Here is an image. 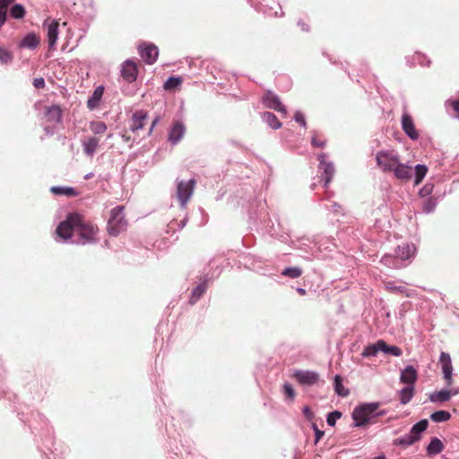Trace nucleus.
<instances>
[{"label":"nucleus","instance_id":"obj_64","mask_svg":"<svg viewBox=\"0 0 459 459\" xmlns=\"http://www.w3.org/2000/svg\"><path fill=\"white\" fill-rule=\"evenodd\" d=\"M124 142L128 143L131 140V136L127 135L126 134H124L121 135Z\"/></svg>","mask_w":459,"mask_h":459},{"label":"nucleus","instance_id":"obj_15","mask_svg":"<svg viewBox=\"0 0 459 459\" xmlns=\"http://www.w3.org/2000/svg\"><path fill=\"white\" fill-rule=\"evenodd\" d=\"M186 133V126L180 120L175 121L170 126L168 134V141L171 144H177L180 142Z\"/></svg>","mask_w":459,"mask_h":459},{"label":"nucleus","instance_id":"obj_57","mask_svg":"<svg viewBox=\"0 0 459 459\" xmlns=\"http://www.w3.org/2000/svg\"><path fill=\"white\" fill-rule=\"evenodd\" d=\"M303 413L304 415L306 416V418H307L308 420L312 419L314 414L312 412V411L309 409V407L306 406L304 409H303Z\"/></svg>","mask_w":459,"mask_h":459},{"label":"nucleus","instance_id":"obj_46","mask_svg":"<svg viewBox=\"0 0 459 459\" xmlns=\"http://www.w3.org/2000/svg\"><path fill=\"white\" fill-rule=\"evenodd\" d=\"M383 318V324L387 325L390 318V311L383 307L377 314V320Z\"/></svg>","mask_w":459,"mask_h":459},{"label":"nucleus","instance_id":"obj_56","mask_svg":"<svg viewBox=\"0 0 459 459\" xmlns=\"http://www.w3.org/2000/svg\"><path fill=\"white\" fill-rule=\"evenodd\" d=\"M14 2L15 0H0V8L7 11V7Z\"/></svg>","mask_w":459,"mask_h":459},{"label":"nucleus","instance_id":"obj_32","mask_svg":"<svg viewBox=\"0 0 459 459\" xmlns=\"http://www.w3.org/2000/svg\"><path fill=\"white\" fill-rule=\"evenodd\" d=\"M444 449V445L437 437H433L427 447L428 455H435L441 453Z\"/></svg>","mask_w":459,"mask_h":459},{"label":"nucleus","instance_id":"obj_52","mask_svg":"<svg viewBox=\"0 0 459 459\" xmlns=\"http://www.w3.org/2000/svg\"><path fill=\"white\" fill-rule=\"evenodd\" d=\"M32 85L36 89H43L46 86V82L43 77H38L33 79Z\"/></svg>","mask_w":459,"mask_h":459},{"label":"nucleus","instance_id":"obj_14","mask_svg":"<svg viewBox=\"0 0 459 459\" xmlns=\"http://www.w3.org/2000/svg\"><path fill=\"white\" fill-rule=\"evenodd\" d=\"M121 76L127 82L136 81L138 76V66L133 59H126L121 65Z\"/></svg>","mask_w":459,"mask_h":459},{"label":"nucleus","instance_id":"obj_30","mask_svg":"<svg viewBox=\"0 0 459 459\" xmlns=\"http://www.w3.org/2000/svg\"><path fill=\"white\" fill-rule=\"evenodd\" d=\"M459 394V390L451 391V390H441L436 393H433L430 394V401L433 403H443L448 401L452 394Z\"/></svg>","mask_w":459,"mask_h":459},{"label":"nucleus","instance_id":"obj_44","mask_svg":"<svg viewBox=\"0 0 459 459\" xmlns=\"http://www.w3.org/2000/svg\"><path fill=\"white\" fill-rule=\"evenodd\" d=\"M446 106L450 107L455 112V117L459 120V98L448 99L446 101Z\"/></svg>","mask_w":459,"mask_h":459},{"label":"nucleus","instance_id":"obj_22","mask_svg":"<svg viewBox=\"0 0 459 459\" xmlns=\"http://www.w3.org/2000/svg\"><path fill=\"white\" fill-rule=\"evenodd\" d=\"M104 85H99L94 89L93 92L87 100V107L90 110H94L100 106L104 94Z\"/></svg>","mask_w":459,"mask_h":459},{"label":"nucleus","instance_id":"obj_11","mask_svg":"<svg viewBox=\"0 0 459 459\" xmlns=\"http://www.w3.org/2000/svg\"><path fill=\"white\" fill-rule=\"evenodd\" d=\"M263 103L270 109L282 113L284 117L287 116V108L281 102L280 97L273 91L267 90L263 96Z\"/></svg>","mask_w":459,"mask_h":459},{"label":"nucleus","instance_id":"obj_62","mask_svg":"<svg viewBox=\"0 0 459 459\" xmlns=\"http://www.w3.org/2000/svg\"><path fill=\"white\" fill-rule=\"evenodd\" d=\"M308 245L306 244V243H302L300 247H299L298 248L307 253V248H308Z\"/></svg>","mask_w":459,"mask_h":459},{"label":"nucleus","instance_id":"obj_54","mask_svg":"<svg viewBox=\"0 0 459 459\" xmlns=\"http://www.w3.org/2000/svg\"><path fill=\"white\" fill-rule=\"evenodd\" d=\"M298 27L304 32H308L310 30L309 25L305 22L303 20H299L297 22Z\"/></svg>","mask_w":459,"mask_h":459},{"label":"nucleus","instance_id":"obj_17","mask_svg":"<svg viewBox=\"0 0 459 459\" xmlns=\"http://www.w3.org/2000/svg\"><path fill=\"white\" fill-rule=\"evenodd\" d=\"M293 377L300 384L312 385L319 380V375L315 371L299 370L293 374Z\"/></svg>","mask_w":459,"mask_h":459},{"label":"nucleus","instance_id":"obj_38","mask_svg":"<svg viewBox=\"0 0 459 459\" xmlns=\"http://www.w3.org/2000/svg\"><path fill=\"white\" fill-rule=\"evenodd\" d=\"M417 442V437L414 435L407 434L402 437L396 438L394 441V445H400L403 446H409Z\"/></svg>","mask_w":459,"mask_h":459},{"label":"nucleus","instance_id":"obj_55","mask_svg":"<svg viewBox=\"0 0 459 459\" xmlns=\"http://www.w3.org/2000/svg\"><path fill=\"white\" fill-rule=\"evenodd\" d=\"M160 115H156L155 117L152 119V125H151V127L148 131V135H151L153 129L155 128V126L158 125V123L160 122Z\"/></svg>","mask_w":459,"mask_h":459},{"label":"nucleus","instance_id":"obj_8","mask_svg":"<svg viewBox=\"0 0 459 459\" xmlns=\"http://www.w3.org/2000/svg\"><path fill=\"white\" fill-rule=\"evenodd\" d=\"M77 232L79 234V239L73 240L72 238L69 243L76 245H86L97 242L95 238L97 229L91 223L84 221L82 227L79 228Z\"/></svg>","mask_w":459,"mask_h":459},{"label":"nucleus","instance_id":"obj_35","mask_svg":"<svg viewBox=\"0 0 459 459\" xmlns=\"http://www.w3.org/2000/svg\"><path fill=\"white\" fill-rule=\"evenodd\" d=\"M414 385H406L404 388H403L400 393H399V396H400V401L403 404H406L408 403L411 398L413 397L414 395Z\"/></svg>","mask_w":459,"mask_h":459},{"label":"nucleus","instance_id":"obj_36","mask_svg":"<svg viewBox=\"0 0 459 459\" xmlns=\"http://www.w3.org/2000/svg\"><path fill=\"white\" fill-rule=\"evenodd\" d=\"M428 426V420H421L412 426L410 434L416 436L418 441L420 438V434L427 429Z\"/></svg>","mask_w":459,"mask_h":459},{"label":"nucleus","instance_id":"obj_7","mask_svg":"<svg viewBox=\"0 0 459 459\" xmlns=\"http://www.w3.org/2000/svg\"><path fill=\"white\" fill-rule=\"evenodd\" d=\"M327 154L321 152L317 155L319 161L318 170L321 173L320 181L323 183L325 189L328 188L335 173V168L333 161H326Z\"/></svg>","mask_w":459,"mask_h":459},{"label":"nucleus","instance_id":"obj_51","mask_svg":"<svg viewBox=\"0 0 459 459\" xmlns=\"http://www.w3.org/2000/svg\"><path fill=\"white\" fill-rule=\"evenodd\" d=\"M326 141H320L315 135L311 137V145L314 148H324Z\"/></svg>","mask_w":459,"mask_h":459},{"label":"nucleus","instance_id":"obj_21","mask_svg":"<svg viewBox=\"0 0 459 459\" xmlns=\"http://www.w3.org/2000/svg\"><path fill=\"white\" fill-rule=\"evenodd\" d=\"M40 43L39 37L33 31L27 33L18 43L19 48L36 49Z\"/></svg>","mask_w":459,"mask_h":459},{"label":"nucleus","instance_id":"obj_40","mask_svg":"<svg viewBox=\"0 0 459 459\" xmlns=\"http://www.w3.org/2000/svg\"><path fill=\"white\" fill-rule=\"evenodd\" d=\"M90 129L94 134H101L107 130V126L103 121H91Z\"/></svg>","mask_w":459,"mask_h":459},{"label":"nucleus","instance_id":"obj_2","mask_svg":"<svg viewBox=\"0 0 459 459\" xmlns=\"http://www.w3.org/2000/svg\"><path fill=\"white\" fill-rule=\"evenodd\" d=\"M377 165L384 172H393L401 180H409L412 177V167L400 161L399 155L393 151L380 150L376 154Z\"/></svg>","mask_w":459,"mask_h":459},{"label":"nucleus","instance_id":"obj_19","mask_svg":"<svg viewBox=\"0 0 459 459\" xmlns=\"http://www.w3.org/2000/svg\"><path fill=\"white\" fill-rule=\"evenodd\" d=\"M148 117V113L144 109H137L132 115V123L129 126L131 132L134 133L144 126V121Z\"/></svg>","mask_w":459,"mask_h":459},{"label":"nucleus","instance_id":"obj_60","mask_svg":"<svg viewBox=\"0 0 459 459\" xmlns=\"http://www.w3.org/2000/svg\"><path fill=\"white\" fill-rule=\"evenodd\" d=\"M303 240L310 241L307 238L302 237V238L297 239L296 241L291 240V247H293L295 248L297 247V242L303 241Z\"/></svg>","mask_w":459,"mask_h":459},{"label":"nucleus","instance_id":"obj_31","mask_svg":"<svg viewBox=\"0 0 459 459\" xmlns=\"http://www.w3.org/2000/svg\"><path fill=\"white\" fill-rule=\"evenodd\" d=\"M9 15L15 20H22L26 15V8L22 4L13 3L9 8Z\"/></svg>","mask_w":459,"mask_h":459},{"label":"nucleus","instance_id":"obj_3","mask_svg":"<svg viewBox=\"0 0 459 459\" xmlns=\"http://www.w3.org/2000/svg\"><path fill=\"white\" fill-rule=\"evenodd\" d=\"M83 222L84 219L81 213L69 212L65 218L58 223L56 233L64 243H69L73 238L74 232L77 231Z\"/></svg>","mask_w":459,"mask_h":459},{"label":"nucleus","instance_id":"obj_25","mask_svg":"<svg viewBox=\"0 0 459 459\" xmlns=\"http://www.w3.org/2000/svg\"><path fill=\"white\" fill-rule=\"evenodd\" d=\"M418 378L417 370L412 366H407L401 373L400 381L406 385H414Z\"/></svg>","mask_w":459,"mask_h":459},{"label":"nucleus","instance_id":"obj_26","mask_svg":"<svg viewBox=\"0 0 459 459\" xmlns=\"http://www.w3.org/2000/svg\"><path fill=\"white\" fill-rule=\"evenodd\" d=\"M261 118L264 123L273 130L280 129L282 126V123L280 122L276 115L271 111L261 113Z\"/></svg>","mask_w":459,"mask_h":459},{"label":"nucleus","instance_id":"obj_63","mask_svg":"<svg viewBox=\"0 0 459 459\" xmlns=\"http://www.w3.org/2000/svg\"><path fill=\"white\" fill-rule=\"evenodd\" d=\"M297 292L299 294V295H305L307 293V290L306 289L302 288V287H298L296 289Z\"/></svg>","mask_w":459,"mask_h":459},{"label":"nucleus","instance_id":"obj_20","mask_svg":"<svg viewBox=\"0 0 459 459\" xmlns=\"http://www.w3.org/2000/svg\"><path fill=\"white\" fill-rule=\"evenodd\" d=\"M444 194H438L437 196H429L428 198H421V212L424 214H430L436 211L437 204L444 197Z\"/></svg>","mask_w":459,"mask_h":459},{"label":"nucleus","instance_id":"obj_5","mask_svg":"<svg viewBox=\"0 0 459 459\" xmlns=\"http://www.w3.org/2000/svg\"><path fill=\"white\" fill-rule=\"evenodd\" d=\"M123 211L124 206L122 205H117L110 211L107 223V231L111 237H117L126 230L127 221L124 217Z\"/></svg>","mask_w":459,"mask_h":459},{"label":"nucleus","instance_id":"obj_28","mask_svg":"<svg viewBox=\"0 0 459 459\" xmlns=\"http://www.w3.org/2000/svg\"><path fill=\"white\" fill-rule=\"evenodd\" d=\"M429 168L425 164H417L412 169L413 185L419 186L426 177Z\"/></svg>","mask_w":459,"mask_h":459},{"label":"nucleus","instance_id":"obj_59","mask_svg":"<svg viewBox=\"0 0 459 459\" xmlns=\"http://www.w3.org/2000/svg\"><path fill=\"white\" fill-rule=\"evenodd\" d=\"M314 429L316 431V443H317L324 436V431L319 430L316 425H314Z\"/></svg>","mask_w":459,"mask_h":459},{"label":"nucleus","instance_id":"obj_41","mask_svg":"<svg viewBox=\"0 0 459 459\" xmlns=\"http://www.w3.org/2000/svg\"><path fill=\"white\" fill-rule=\"evenodd\" d=\"M451 418V414L446 411H437L430 415V419L435 422H444Z\"/></svg>","mask_w":459,"mask_h":459},{"label":"nucleus","instance_id":"obj_49","mask_svg":"<svg viewBox=\"0 0 459 459\" xmlns=\"http://www.w3.org/2000/svg\"><path fill=\"white\" fill-rule=\"evenodd\" d=\"M378 351H381L379 346H366V348L361 352L363 357L375 356Z\"/></svg>","mask_w":459,"mask_h":459},{"label":"nucleus","instance_id":"obj_45","mask_svg":"<svg viewBox=\"0 0 459 459\" xmlns=\"http://www.w3.org/2000/svg\"><path fill=\"white\" fill-rule=\"evenodd\" d=\"M293 120L299 124L301 127H307V120L304 113L301 110H297L294 113Z\"/></svg>","mask_w":459,"mask_h":459},{"label":"nucleus","instance_id":"obj_48","mask_svg":"<svg viewBox=\"0 0 459 459\" xmlns=\"http://www.w3.org/2000/svg\"><path fill=\"white\" fill-rule=\"evenodd\" d=\"M342 417V412L338 411H334L333 412H330L328 415H327V419H326V421H327V424L329 426H334L335 425V422L338 419H340Z\"/></svg>","mask_w":459,"mask_h":459},{"label":"nucleus","instance_id":"obj_33","mask_svg":"<svg viewBox=\"0 0 459 459\" xmlns=\"http://www.w3.org/2000/svg\"><path fill=\"white\" fill-rule=\"evenodd\" d=\"M333 387L335 393L342 397H347L350 394L348 388L344 387L342 385V378L341 376L336 375L333 379Z\"/></svg>","mask_w":459,"mask_h":459},{"label":"nucleus","instance_id":"obj_13","mask_svg":"<svg viewBox=\"0 0 459 459\" xmlns=\"http://www.w3.org/2000/svg\"><path fill=\"white\" fill-rule=\"evenodd\" d=\"M401 126L403 133L412 141H417L420 137L419 130L416 128L412 117L404 112L401 118Z\"/></svg>","mask_w":459,"mask_h":459},{"label":"nucleus","instance_id":"obj_58","mask_svg":"<svg viewBox=\"0 0 459 459\" xmlns=\"http://www.w3.org/2000/svg\"><path fill=\"white\" fill-rule=\"evenodd\" d=\"M406 65L410 67H413L416 65V60L411 58V56H405Z\"/></svg>","mask_w":459,"mask_h":459},{"label":"nucleus","instance_id":"obj_34","mask_svg":"<svg viewBox=\"0 0 459 459\" xmlns=\"http://www.w3.org/2000/svg\"><path fill=\"white\" fill-rule=\"evenodd\" d=\"M435 186L432 182H427L419 189L418 196L420 199L428 198L429 196H437V193H434Z\"/></svg>","mask_w":459,"mask_h":459},{"label":"nucleus","instance_id":"obj_53","mask_svg":"<svg viewBox=\"0 0 459 459\" xmlns=\"http://www.w3.org/2000/svg\"><path fill=\"white\" fill-rule=\"evenodd\" d=\"M439 361H440L441 365L452 363L450 355L446 352L441 353Z\"/></svg>","mask_w":459,"mask_h":459},{"label":"nucleus","instance_id":"obj_9","mask_svg":"<svg viewBox=\"0 0 459 459\" xmlns=\"http://www.w3.org/2000/svg\"><path fill=\"white\" fill-rule=\"evenodd\" d=\"M195 184V178L187 181L177 180V195L182 206H185L191 198Z\"/></svg>","mask_w":459,"mask_h":459},{"label":"nucleus","instance_id":"obj_12","mask_svg":"<svg viewBox=\"0 0 459 459\" xmlns=\"http://www.w3.org/2000/svg\"><path fill=\"white\" fill-rule=\"evenodd\" d=\"M211 278L208 274H204L200 276L199 282L197 285L192 290L191 294L189 296L188 303L190 305H195L206 292L208 289L209 281Z\"/></svg>","mask_w":459,"mask_h":459},{"label":"nucleus","instance_id":"obj_4","mask_svg":"<svg viewBox=\"0 0 459 459\" xmlns=\"http://www.w3.org/2000/svg\"><path fill=\"white\" fill-rule=\"evenodd\" d=\"M378 408V403H364L357 406L351 414L354 427H365L375 422L373 419L385 414V411L377 412Z\"/></svg>","mask_w":459,"mask_h":459},{"label":"nucleus","instance_id":"obj_6","mask_svg":"<svg viewBox=\"0 0 459 459\" xmlns=\"http://www.w3.org/2000/svg\"><path fill=\"white\" fill-rule=\"evenodd\" d=\"M258 13H262L268 17H281L283 15L281 6L273 0H251L249 2Z\"/></svg>","mask_w":459,"mask_h":459},{"label":"nucleus","instance_id":"obj_42","mask_svg":"<svg viewBox=\"0 0 459 459\" xmlns=\"http://www.w3.org/2000/svg\"><path fill=\"white\" fill-rule=\"evenodd\" d=\"M13 55L11 51L4 47H0V64L8 65L12 63Z\"/></svg>","mask_w":459,"mask_h":459},{"label":"nucleus","instance_id":"obj_37","mask_svg":"<svg viewBox=\"0 0 459 459\" xmlns=\"http://www.w3.org/2000/svg\"><path fill=\"white\" fill-rule=\"evenodd\" d=\"M281 274L290 279H297L301 276L302 269L299 266H288L281 271Z\"/></svg>","mask_w":459,"mask_h":459},{"label":"nucleus","instance_id":"obj_24","mask_svg":"<svg viewBox=\"0 0 459 459\" xmlns=\"http://www.w3.org/2000/svg\"><path fill=\"white\" fill-rule=\"evenodd\" d=\"M50 192L54 195L75 197L79 195V191L74 186H53Z\"/></svg>","mask_w":459,"mask_h":459},{"label":"nucleus","instance_id":"obj_18","mask_svg":"<svg viewBox=\"0 0 459 459\" xmlns=\"http://www.w3.org/2000/svg\"><path fill=\"white\" fill-rule=\"evenodd\" d=\"M417 248L413 243H403L396 247L394 255L401 260H409L416 254Z\"/></svg>","mask_w":459,"mask_h":459},{"label":"nucleus","instance_id":"obj_43","mask_svg":"<svg viewBox=\"0 0 459 459\" xmlns=\"http://www.w3.org/2000/svg\"><path fill=\"white\" fill-rule=\"evenodd\" d=\"M411 58L416 60V64L423 67H429L431 64L430 59L425 54L420 52H415V54L411 56Z\"/></svg>","mask_w":459,"mask_h":459},{"label":"nucleus","instance_id":"obj_1","mask_svg":"<svg viewBox=\"0 0 459 459\" xmlns=\"http://www.w3.org/2000/svg\"><path fill=\"white\" fill-rule=\"evenodd\" d=\"M266 201H257L252 204L248 211L249 224L256 230H264L271 237L278 238L283 243L288 242V234L281 232L279 216L273 214V218L270 217L267 211Z\"/></svg>","mask_w":459,"mask_h":459},{"label":"nucleus","instance_id":"obj_61","mask_svg":"<svg viewBox=\"0 0 459 459\" xmlns=\"http://www.w3.org/2000/svg\"><path fill=\"white\" fill-rule=\"evenodd\" d=\"M341 208H342V206H341L339 204H337V203H335V202H334V203H333V204H332V210H333V212H340V209H341Z\"/></svg>","mask_w":459,"mask_h":459},{"label":"nucleus","instance_id":"obj_23","mask_svg":"<svg viewBox=\"0 0 459 459\" xmlns=\"http://www.w3.org/2000/svg\"><path fill=\"white\" fill-rule=\"evenodd\" d=\"M45 115L50 122H55L56 124H61L63 122V110L60 105L54 104L50 107H46Z\"/></svg>","mask_w":459,"mask_h":459},{"label":"nucleus","instance_id":"obj_50","mask_svg":"<svg viewBox=\"0 0 459 459\" xmlns=\"http://www.w3.org/2000/svg\"><path fill=\"white\" fill-rule=\"evenodd\" d=\"M283 391L287 398L293 399L295 397V391L290 384H284Z\"/></svg>","mask_w":459,"mask_h":459},{"label":"nucleus","instance_id":"obj_47","mask_svg":"<svg viewBox=\"0 0 459 459\" xmlns=\"http://www.w3.org/2000/svg\"><path fill=\"white\" fill-rule=\"evenodd\" d=\"M382 351L385 353H391L394 356H400L402 351L398 346H379Z\"/></svg>","mask_w":459,"mask_h":459},{"label":"nucleus","instance_id":"obj_16","mask_svg":"<svg viewBox=\"0 0 459 459\" xmlns=\"http://www.w3.org/2000/svg\"><path fill=\"white\" fill-rule=\"evenodd\" d=\"M43 26L47 28V38L48 48L54 49L59 36V24L56 20L50 22H44Z\"/></svg>","mask_w":459,"mask_h":459},{"label":"nucleus","instance_id":"obj_29","mask_svg":"<svg viewBox=\"0 0 459 459\" xmlns=\"http://www.w3.org/2000/svg\"><path fill=\"white\" fill-rule=\"evenodd\" d=\"M183 82V78L179 75H170L163 83V88L168 91H174L179 89Z\"/></svg>","mask_w":459,"mask_h":459},{"label":"nucleus","instance_id":"obj_27","mask_svg":"<svg viewBox=\"0 0 459 459\" xmlns=\"http://www.w3.org/2000/svg\"><path fill=\"white\" fill-rule=\"evenodd\" d=\"M100 139L95 136H91L82 142V146L84 153L87 156L92 157L99 146Z\"/></svg>","mask_w":459,"mask_h":459},{"label":"nucleus","instance_id":"obj_10","mask_svg":"<svg viewBox=\"0 0 459 459\" xmlns=\"http://www.w3.org/2000/svg\"><path fill=\"white\" fill-rule=\"evenodd\" d=\"M138 53L146 65H153L159 56L158 47L151 42H141L138 46Z\"/></svg>","mask_w":459,"mask_h":459},{"label":"nucleus","instance_id":"obj_39","mask_svg":"<svg viewBox=\"0 0 459 459\" xmlns=\"http://www.w3.org/2000/svg\"><path fill=\"white\" fill-rule=\"evenodd\" d=\"M442 366V371L444 374V379L448 386L452 385L453 384V366L452 363L450 364H443Z\"/></svg>","mask_w":459,"mask_h":459}]
</instances>
